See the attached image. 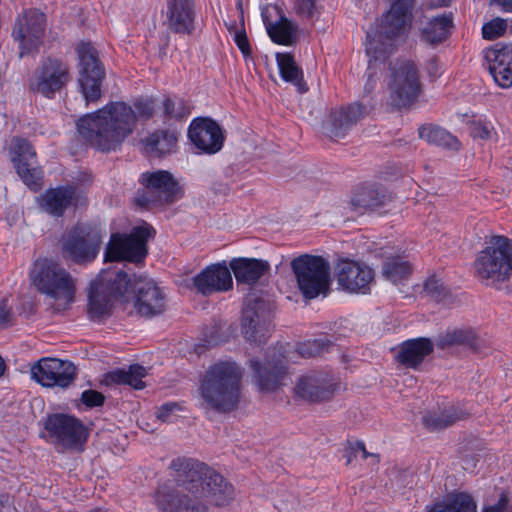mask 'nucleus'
I'll return each instance as SVG.
<instances>
[{"mask_svg": "<svg viewBox=\"0 0 512 512\" xmlns=\"http://www.w3.org/2000/svg\"><path fill=\"white\" fill-rule=\"evenodd\" d=\"M77 263H85L87 260H91L92 258H75Z\"/></svg>", "mask_w": 512, "mask_h": 512, "instance_id": "e2e57ef3", "label": "nucleus"}, {"mask_svg": "<svg viewBox=\"0 0 512 512\" xmlns=\"http://www.w3.org/2000/svg\"><path fill=\"white\" fill-rule=\"evenodd\" d=\"M276 60L282 79L294 85L298 92H307L308 86L303 79V71L297 65L293 56L288 53H278Z\"/></svg>", "mask_w": 512, "mask_h": 512, "instance_id": "72a5a7b5", "label": "nucleus"}, {"mask_svg": "<svg viewBox=\"0 0 512 512\" xmlns=\"http://www.w3.org/2000/svg\"><path fill=\"white\" fill-rule=\"evenodd\" d=\"M423 290L427 294V296H429L431 299L435 301L442 300L447 294L443 282L441 281L440 278L436 277L435 275L427 278V280L424 282Z\"/></svg>", "mask_w": 512, "mask_h": 512, "instance_id": "de8ad7c7", "label": "nucleus"}, {"mask_svg": "<svg viewBox=\"0 0 512 512\" xmlns=\"http://www.w3.org/2000/svg\"><path fill=\"white\" fill-rule=\"evenodd\" d=\"M75 194L76 189L72 186L49 189L41 195V206L53 216H62L71 205Z\"/></svg>", "mask_w": 512, "mask_h": 512, "instance_id": "7c9ffc66", "label": "nucleus"}, {"mask_svg": "<svg viewBox=\"0 0 512 512\" xmlns=\"http://www.w3.org/2000/svg\"><path fill=\"white\" fill-rule=\"evenodd\" d=\"M483 512H512V502L509 494L502 491L497 502L484 506Z\"/></svg>", "mask_w": 512, "mask_h": 512, "instance_id": "8fccbe9b", "label": "nucleus"}, {"mask_svg": "<svg viewBox=\"0 0 512 512\" xmlns=\"http://www.w3.org/2000/svg\"><path fill=\"white\" fill-rule=\"evenodd\" d=\"M273 305L262 297L249 296L242 310L241 331L251 344L261 345L270 335Z\"/></svg>", "mask_w": 512, "mask_h": 512, "instance_id": "1a4fd4ad", "label": "nucleus"}, {"mask_svg": "<svg viewBox=\"0 0 512 512\" xmlns=\"http://www.w3.org/2000/svg\"><path fill=\"white\" fill-rule=\"evenodd\" d=\"M105 263H114L102 269L91 282L88 292V313L92 319H101L110 314L115 301H127L134 293V308L140 316L151 318L165 309V296L161 288L150 278L131 274L130 265L144 264V258H104Z\"/></svg>", "mask_w": 512, "mask_h": 512, "instance_id": "f257e3e1", "label": "nucleus"}, {"mask_svg": "<svg viewBox=\"0 0 512 512\" xmlns=\"http://www.w3.org/2000/svg\"><path fill=\"white\" fill-rule=\"evenodd\" d=\"M184 408L176 402H167L161 405L156 413L157 418L166 423H172L177 420Z\"/></svg>", "mask_w": 512, "mask_h": 512, "instance_id": "09e8293b", "label": "nucleus"}, {"mask_svg": "<svg viewBox=\"0 0 512 512\" xmlns=\"http://www.w3.org/2000/svg\"><path fill=\"white\" fill-rule=\"evenodd\" d=\"M356 448H361V454L363 459H367L369 456L372 455L366 450L364 443L361 441L356 442Z\"/></svg>", "mask_w": 512, "mask_h": 512, "instance_id": "bf43d9fd", "label": "nucleus"}, {"mask_svg": "<svg viewBox=\"0 0 512 512\" xmlns=\"http://www.w3.org/2000/svg\"><path fill=\"white\" fill-rule=\"evenodd\" d=\"M390 8L384 16L379 31L372 36L367 33V54L376 62L386 58L392 51L391 40L405 35L414 19L417 0H388Z\"/></svg>", "mask_w": 512, "mask_h": 512, "instance_id": "39448f33", "label": "nucleus"}, {"mask_svg": "<svg viewBox=\"0 0 512 512\" xmlns=\"http://www.w3.org/2000/svg\"><path fill=\"white\" fill-rule=\"evenodd\" d=\"M475 270L486 285H495L510 277L512 258H477Z\"/></svg>", "mask_w": 512, "mask_h": 512, "instance_id": "bb28decb", "label": "nucleus"}, {"mask_svg": "<svg viewBox=\"0 0 512 512\" xmlns=\"http://www.w3.org/2000/svg\"><path fill=\"white\" fill-rule=\"evenodd\" d=\"M352 246L355 249V255L395 256L397 253L387 241H370L363 235L355 237L352 240Z\"/></svg>", "mask_w": 512, "mask_h": 512, "instance_id": "58836bf2", "label": "nucleus"}, {"mask_svg": "<svg viewBox=\"0 0 512 512\" xmlns=\"http://www.w3.org/2000/svg\"><path fill=\"white\" fill-rule=\"evenodd\" d=\"M46 16L38 9H27L15 21L12 37L18 43L19 57L35 54L43 44Z\"/></svg>", "mask_w": 512, "mask_h": 512, "instance_id": "f8f14e48", "label": "nucleus"}, {"mask_svg": "<svg viewBox=\"0 0 512 512\" xmlns=\"http://www.w3.org/2000/svg\"><path fill=\"white\" fill-rule=\"evenodd\" d=\"M153 115L154 103L149 99L136 100L133 107L125 102H110L80 118L77 129L92 147L108 152L116 150L133 133L138 120H148Z\"/></svg>", "mask_w": 512, "mask_h": 512, "instance_id": "7ed1b4c3", "label": "nucleus"}, {"mask_svg": "<svg viewBox=\"0 0 512 512\" xmlns=\"http://www.w3.org/2000/svg\"><path fill=\"white\" fill-rule=\"evenodd\" d=\"M508 27L507 20L502 18H494L485 23L482 27V36L486 40H494L505 34Z\"/></svg>", "mask_w": 512, "mask_h": 512, "instance_id": "49530a36", "label": "nucleus"}, {"mask_svg": "<svg viewBox=\"0 0 512 512\" xmlns=\"http://www.w3.org/2000/svg\"><path fill=\"white\" fill-rule=\"evenodd\" d=\"M392 104L405 107L413 103L421 92L417 67L410 60L397 61L388 82Z\"/></svg>", "mask_w": 512, "mask_h": 512, "instance_id": "ddd939ff", "label": "nucleus"}, {"mask_svg": "<svg viewBox=\"0 0 512 512\" xmlns=\"http://www.w3.org/2000/svg\"><path fill=\"white\" fill-rule=\"evenodd\" d=\"M290 266L304 298L315 299L330 293L331 265L326 258H293Z\"/></svg>", "mask_w": 512, "mask_h": 512, "instance_id": "0eeeda50", "label": "nucleus"}, {"mask_svg": "<svg viewBox=\"0 0 512 512\" xmlns=\"http://www.w3.org/2000/svg\"><path fill=\"white\" fill-rule=\"evenodd\" d=\"M241 368L232 361H219L210 366L201 382L200 395L205 404L218 412L234 410L240 400Z\"/></svg>", "mask_w": 512, "mask_h": 512, "instance_id": "20e7f679", "label": "nucleus"}, {"mask_svg": "<svg viewBox=\"0 0 512 512\" xmlns=\"http://www.w3.org/2000/svg\"><path fill=\"white\" fill-rule=\"evenodd\" d=\"M485 58L495 83L501 88L512 86V45L496 44L486 51Z\"/></svg>", "mask_w": 512, "mask_h": 512, "instance_id": "b1692460", "label": "nucleus"}, {"mask_svg": "<svg viewBox=\"0 0 512 512\" xmlns=\"http://www.w3.org/2000/svg\"><path fill=\"white\" fill-rule=\"evenodd\" d=\"M234 41L243 55L248 56L251 54V48L247 35L244 30L236 31L234 34Z\"/></svg>", "mask_w": 512, "mask_h": 512, "instance_id": "5fc2aeb1", "label": "nucleus"}, {"mask_svg": "<svg viewBox=\"0 0 512 512\" xmlns=\"http://www.w3.org/2000/svg\"><path fill=\"white\" fill-rule=\"evenodd\" d=\"M428 512H477V502L467 492H452L442 501L427 507Z\"/></svg>", "mask_w": 512, "mask_h": 512, "instance_id": "473e14b6", "label": "nucleus"}, {"mask_svg": "<svg viewBox=\"0 0 512 512\" xmlns=\"http://www.w3.org/2000/svg\"><path fill=\"white\" fill-rule=\"evenodd\" d=\"M453 0H435L436 6H448Z\"/></svg>", "mask_w": 512, "mask_h": 512, "instance_id": "680f3d73", "label": "nucleus"}, {"mask_svg": "<svg viewBox=\"0 0 512 512\" xmlns=\"http://www.w3.org/2000/svg\"><path fill=\"white\" fill-rule=\"evenodd\" d=\"M89 512H107V511L104 509H101V508H95V509L90 510Z\"/></svg>", "mask_w": 512, "mask_h": 512, "instance_id": "69168bd1", "label": "nucleus"}, {"mask_svg": "<svg viewBox=\"0 0 512 512\" xmlns=\"http://www.w3.org/2000/svg\"><path fill=\"white\" fill-rule=\"evenodd\" d=\"M6 371V363L2 356L0 355V378L4 375Z\"/></svg>", "mask_w": 512, "mask_h": 512, "instance_id": "052dcab7", "label": "nucleus"}, {"mask_svg": "<svg viewBox=\"0 0 512 512\" xmlns=\"http://www.w3.org/2000/svg\"><path fill=\"white\" fill-rule=\"evenodd\" d=\"M81 401L86 407L93 408L102 406L104 404L105 397L102 393L89 389L82 392Z\"/></svg>", "mask_w": 512, "mask_h": 512, "instance_id": "603ef678", "label": "nucleus"}, {"mask_svg": "<svg viewBox=\"0 0 512 512\" xmlns=\"http://www.w3.org/2000/svg\"><path fill=\"white\" fill-rule=\"evenodd\" d=\"M492 2L500 6L504 12H512V0H492Z\"/></svg>", "mask_w": 512, "mask_h": 512, "instance_id": "13d9d810", "label": "nucleus"}, {"mask_svg": "<svg viewBox=\"0 0 512 512\" xmlns=\"http://www.w3.org/2000/svg\"><path fill=\"white\" fill-rule=\"evenodd\" d=\"M44 426L50 442L64 450L80 448L88 437L86 427L72 415L51 414L46 418Z\"/></svg>", "mask_w": 512, "mask_h": 512, "instance_id": "4468645a", "label": "nucleus"}, {"mask_svg": "<svg viewBox=\"0 0 512 512\" xmlns=\"http://www.w3.org/2000/svg\"><path fill=\"white\" fill-rule=\"evenodd\" d=\"M250 365L254 372V382L261 392H273L283 384L287 374V367L282 355L273 361H267L263 364L251 360Z\"/></svg>", "mask_w": 512, "mask_h": 512, "instance_id": "393cba45", "label": "nucleus"}, {"mask_svg": "<svg viewBox=\"0 0 512 512\" xmlns=\"http://www.w3.org/2000/svg\"><path fill=\"white\" fill-rule=\"evenodd\" d=\"M433 351V343L428 338L407 340L400 346L398 361L408 368H417L424 358Z\"/></svg>", "mask_w": 512, "mask_h": 512, "instance_id": "c756f323", "label": "nucleus"}, {"mask_svg": "<svg viewBox=\"0 0 512 512\" xmlns=\"http://www.w3.org/2000/svg\"><path fill=\"white\" fill-rule=\"evenodd\" d=\"M413 273V266L406 258H386L382 265V275L393 284L407 281Z\"/></svg>", "mask_w": 512, "mask_h": 512, "instance_id": "e433bc0d", "label": "nucleus"}, {"mask_svg": "<svg viewBox=\"0 0 512 512\" xmlns=\"http://www.w3.org/2000/svg\"><path fill=\"white\" fill-rule=\"evenodd\" d=\"M164 114L168 118L181 119L190 114L189 107L183 99L166 98L163 102Z\"/></svg>", "mask_w": 512, "mask_h": 512, "instance_id": "a18cd8bd", "label": "nucleus"}, {"mask_svg": "<svg viewBox=\"0 0 512 512\" xmlns=\"http://www.w3.org/2000/svg\"><path fill=\"white\" fill-rule=\"evenodd\" d=\"M468 413L459 406L450 405L445 409L423 417L424 424L430 429H444L467 417Z\"/></svg>", "mask_w": 512, "mask_h": 512, "instance_id": "f704fd0d", "label": "nucleus"}, {"mask_svg": "<svg viewBox=\"0 0 512 512\" xmlns=\"http://www.w3.org/2000/svg\"><path fill=\"white\" fill-rule=\"evenodd\" d=\"M153 232L151 227L146 226L136 227L130 234L113 233L104 256H146V242Z\"/></svg>", "mask_w": 512, "mask_h": 512, "instance_id": "412c9836", "label": "nucleus"}, {"mask_svg": "<svg viewBox=\"0 0 512 512\" xmlns=\"http://www.w3.org/2000/svg\"><path fill=\"white\" fill-rule=\"evenodd\" d=\"M79 60V85L87 102H96L101 98V85L105 78L97 50L90 42H80L76 47Z\"/></svg>", "mask_w": 512, "mask_h": 512, "instance_id": "9d476101", "label": "nucleus"}, {"mask_svg": "<svg viewBox=\"0 0 512 512\" xmlns=\"http://www.w3.org/2000/svg\"><path fill=\"white\" fill-rule=\"evenodd\" d=\"M70 81L69 65L60 59L48 57L34 70L29 78L28 87L33 93L52 99Z\"/></svg>", "mask_w": 512, "mask_h": 512, "instance_id": "9b49d317", "label": "nucleus"}, {"mask_svg": "<svg viewBox=\"0 0 512 512\" xmlns=\"http://www.w3.org/2000/svg\"><path fill=\"white\" fill-rule=\"evenodd\" d=\"M170 468L183 490L161 487L155 492V503L160 512H209L201 498L215 506H226L234 498V488L224 477L206 464L192 458L174 459Z\"/></svg>", "mask_w": 512, "mask_h": 512, "instance_id": "f03ea898", "label": "nucleus"}, {"mask_svg": "<svg viewBox=\"0 0 512 512\" xmlns=\"http://www.w3.org/2000/svg\"><path fill=\"white\" fill-rule=\"evenodd\" d=\"M266 28L270 38L282 45H291L295 38L297 28L296 26L285 17H281L276 23H267Z\"/></svg>", "mask_w": 512, "mask_h": 512, "instance_id": "ea45409f", "label": "nucleus"}, {"mask_svg": "<svg viewBox=\"0 0 512 512\" xmlns=\"http://www.w3.org/2000/svg\"><path fill=\"white\" fill-rule=\"evenodd\" d=\"M31 378L44 387L68 388L76 379V367L67 360L41 358L31 366Z\"/></svg>", "mask_w": 512, "mask_h": 512, "instance_id": "dca6fc26", "label": "nucleus"}, {"mask_svg": "<svg viewBox=\"0 0 512 512\" xmlns=\"http://www.w3.org/2000/svg\"><path fill=\"white\" fill-rule=\"evenodd\" d=\"M188 138L199 153L213 155L222 149L225 134L215 120L208 117H199L193 119L190 123Z\"/></svg>", "mask_w": 512, "mask_h": 512, "instance_id": "a211bd4d", "label": "nucleus"}, {"mask_svg": "<svg viewBox=\"0 0 512 512\" xmlns=\"http://www.w3.org/2000/svg\"><path fill=\"white\" fill-rule=\"evenodd\" d=\"M10 150L19 177L31 190L38 191L42 186L43 172L33 165L36 153L31 144L26 139L15 137L11 141Z\"/></svg>", "mask_w": 512, "mask_h": 512, "instance_id": "aec40b11", "label": "nucleus"}, {"mask_svg": "<svg viewBox=\"0 0 512 512\" xmlns=\"http://www.w3.org/2000/svg\"><path fill=\"white\" fill-rule=\"evenodd\" d=\"M139 182L143 189L137 192L135 202L141 207L171 204L183 196L178 181L166 170L142 173Z\"/></svg>", "mask_w": 512, "mask_h": 512, "instance_id": "6e6552de", "label": "nucleus"}, {"mask_svg": "<svg viewBox=\"0 0 512 512\" xmlns=\"http://www.w3.org/2000/svg\"><path fill=\"white\" fill-rule=\"evenodd\" d=\"M477 338L471 330H452L448 331L439 340V345L442 348L454 345H466L471 348H476Z\"/></svg>", "mask_w": 512, "mask_h": 512, "instance_id": "79ce46f5", "label": "nucleus"}, {"mask_svg": "<svg viewBox=\"0 0 512 512\" xmlns=\"http://www.w3.org/2000/svg\"><path fill=\"white\" fill-rule=\"evenodd\" d=\"M143 152L150 158H163L177 151L178 134L171 130H156L141 140Z\"/></svg>", "mask_w": 512, "mask_h": 512, "instance_id": "cd10ccee", "label": "nucleus"}, {"mask_svg": "<svg viewBox=\"0 0 512 512\" xmlns=\"http://www.w3.org/2000/svg\"><path fill=\"white\" fill-rule=\"evenodd\" d=\"M238 284H255L269 269L270 264L260 258H233L230 263Z\"/></svg>", "mask_w": 512, "mask_h": 512, "instance_id": "c85d7f7f", "label": "nucleus"}, {"mask_svg": "<svg viewBox=\"0 0 512 512\" xmlns=\"http://www.w3.org/2000/svg\"><path fill=\"white\" fill-rule=\"evenodd\" d=\"M63 252L70 256H96L101 248L100 230L87 223H77L65 231L60 239Z\"/></svg>", "mask_w": 512, "mask_h": 512, "instance_id": "f3484780", "label": "nucleus"}, {"mask_svg": "<svg viewBox=\"0 0 512 512\" xmlns=\"http://www.w3.org/2000/svg\"><path fill=\"white\" fill-rule=\"evenodd\" d=\"M470 134L474 139L487 140L493 134V127L489 123L474 122L470 126Z\"/></svg>", "mask_w": 512, "mask_h": 512, "instance_id": "864d4df0", "label": "nucleus"}, {"mask_svg": "<svg viewBox=\"0 0 512 512\" xmlns=\"http://www.w3.org/2000/svg\"><path fill=\"white\" fill-rule=\"evenodd\" d=\"M147 375L145 367L141 365H131L128 370H116L111 372V381L117 384H127L136 390L145 388L143 378Z\"/></svg>", "mask_w": 512, "mask_h": 512, "instance_id": "a19ab883", "label": "nucleus"}, {"mask_svg": "<svg viewBox=\"0 0 512 512\" xmlns=\"http://www.w3.org/2000/svg\"><path fill=\"white\" fill-rule=\"evenodd\" d=\"M30 280L40 293L55 301L57 311L66 309L74 301V279L52 258H37Z\"/></svg>", "mask_w": 512, "mask_h": 512, "instance_id": "423d86ee", "label": "nucleus"}, {"mask_svg": "<svg viewBox=\"0 0 512 512\" xmlns=\"http://www.w3.org/2000/svg\"><path fill=\"white\" fill-rule=\"evenodd\" d=\"M334 277L338 288L351 294H369L375 281L374 270L353 258H338L334 264Z\"/></svg>", "mask_w": 512, "mask_h": 512, "instance_id": "2eb2a0df", "label": "nucleus"}, {"mask_svg": "<svg viewBox=\"0 0 512 512\" xmlns=\"http://www.w3.org/2000/svg\"><path fill=\"white\" fill-rule=\"evenodd\" d=\"M387 200L386 191L376 185L360 187L352 198V204L362 208H376L384 205Z\"/></svg>", "mask_w": 512, "mask_h": 512, "instance_id": "4c0bfd02", "label": "nucleus"}, {"mask_svg": "<svg viewBox=\"0 0 512 512\" xmlns=\"http://www.w3.org/2000/svg\"><path fill=\"white\" fill-rule=\"evenodd\" d=\"M12 314L7 307L6 301L0 303V327H6L11 323Z\"/></svg>", "mask_w": 512, "mask_h": 512, "instance_id": "6e6d98bb", "label": "nucleus"}, {"mask_svg": "<svg viewBox=\"0 0 512 512\" xmlns=\"http://www.w3.org/2000/svg\"><path fill=\"white\" fill-rule=\"evenodd\" d=\"M333 343L327 337L308 340L298 345V353L304 358L316 357L328 352Z\"/></svg>", "mask_w": 512, "mask_h": 512, "instance_id": "c03bdc74", "label": "nucleus"}, {"mask_svg": "<svg viewBox=\"0 0 512 512\" xmlns=\"http://www.w3.org/2000/svg\"><path fill=\"white\" fill-rule=\"evenodd\" d=\"M452 27L451 13L432 17L421 24V40L432 45L441 43L449 36Z\"/></svg>", "mask_w": 512, "mask_h": 512, "instance_id": "2f4dec72", "label": "nucleus"}, {"mask_svg": "<svg viewBox=\"0 0 512 512\" xmlns=\"http://www.w3.org/2000/svg\"><path fill=\"white\" fill-rule=\"evenodd\" d=\"M300 256L308 257V256H312V255H311V254H308V253H305V254H301Z\"/></svg>", "mask_w": 512, "mask_h": 512, "instance_id": "338daca9", "label": "nucleus"}, {"mask_svg": "<svg viewBox=\"0 0 512 512\" xmlns=\"http://www.w3.org/2000/svg\"><path fill=\"white\" fill-rule=\"evenodd\" d=\"M294 10L301 17L312 18L317 11L316 0H295Z\"/></svg>", "mask_w": 512, "mask_h": 512, "instance_id": "3c124183", "label": "nucleus"}, {"mask_svg": "<svg viewBox=\"0 0 512 512\" xmlns=\"http://www.w3.org/2000/svg\"><path fill=\"white\" fill-rule=\"evenodd\" d=\"M352 451L356 455L358 452H361V448H356V443L352 446Z\"/></svg>", "mask_w": 512, "mask_h": 512, "instance_id": "0e129e2a", "label": "nucleus"}, {"mask_svg": "<svg viewBox=\"0 0 512 512\" xmlns=\"http://www.w3.org/2000/svg\"><path fill=\"white\" fill-rule=\"evenodd\" d=\"M196 290L202 295L229 291L233 287L230 269L225 264H213L205 268L193 279Z\"/></svg>", "mask_w": 512, "mask_h": 512, "instance_id": "5701e85b", "label": "nucleus"}, {"mask_svg": "<svg viewBox=\"0 0 512 512\" xmlns=\"http://www.w3.org/2000/svg\"><path fill=\"white\" fill-rule=\"evenodd\" d=\"M195 0H167L165 22L167 29L179 35H191L195 31Z\"/></svg>", "mask_w": 512, "mask_h": 512, "instance_id": "4be33fe9", "label": "nucleus"}, {"mask_svg": "<svg viewBox=\"0 0 512 512\" xmlns=\"http://www.w3.org/2000/svg\"><path fill=\"white\" fill-rule=\"evenodd\" d=\"M419 137L429 144L445 149L458 150L459 140L447 130L431 124L422 125L418 129Z\"/></svg>", "mask_w": 512, "mask_h": 512, "instance_id": "c9c22d12", "label": "nucleus"}, {"mask_svg": "<svg viewBox=\"0 0 512 512\" xmlns=\"http://www.w3.org/2000/svg\"><path fill=\"white\" fill-rule=\"evenodd\" d=\"M337 383L334 375L326 371H310L301 375L294 387L295 395L309 402L329 400L335 393Z\"/></svg>", "mask_w": 512, "mask_h": 512, "instance_id": "6ab92c4d", "label": "nucleus"}, {"mask_svg": "<svg viewBox=\"0 0 512 512\" xmlns=\"http://www.w3.org/2000/svg\"><path fill=\"white\" fill-rule=\"evenodd\" d=\"M366 114V107L359 103L332 111L327 122V134L332 139L342 138Z\"/></svg>", "mask_w": 512, "mask_h": 512, "instance_id": "a878e982", "label": "nucleus"}, {"mask_svg": "<svg viewBox=\"0 0 512 512\" xmlns=\"http://www.w3.org/2000/svg\"><path fill=\"white\" fill-rule=\"evenodd\" d=\"M427 70L431 77H437L441 71V65L438 60L431 59L427 64Z\"/></svg>", "mask_w": 512, "mask_h": 512, "instance_id": "4d7b16f0", "label": "nucleus"}, {"mask_svg": "<svg viewBox=\"0 0 512 512\" xmlns=\"http://www.w3.org/2000/svg\"><path fill=\"white\" fill-rule=\"evenodd\" d=\"M486 246L482 250L485 256H512V239L503 235H492L486 238Z\"/></svg>", "mask_w": 512, "mask_h": 512, "instance_id": "37998d69", "label": "nucleus"}]
</instances>
